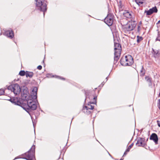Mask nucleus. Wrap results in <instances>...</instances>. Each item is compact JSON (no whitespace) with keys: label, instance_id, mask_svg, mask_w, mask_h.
I'll use <instances>...</instances> for the list:
<instances>
[{"label":"nucleus","instance_id":"obj_1","mask_svg":"<svg viewBox=\"0 0 160 160\" xmlns=\"http://www.w3.org/2000/svg\"><path fill=\"white\" fill-rule=\"evenodd\" d=\"M30 98L28 99L27 101V105L22 103L17 98H11L9 101L14 104L21 107L30 114V112L32 110H35L37 108L36 102Z\"/></svg>","mask_w":160,"mask_h":160},{"label":"nucleus","instance_id":"obj_2","mask_svg":"<svg viewBox=\"0 0 160 160\" xmlns=\"http://www.w3.org/2000/svg\"><path fill=\"white\" fill-rule=\"evenodd\" d=\"M35 145H33L30 149L27 152L22 154L21 156L22 157L19 158L18 157L14 159L17 158H21L25 159L27 160H33L35 158Z\"/></svg>","mask_w":160,"mask_h":160},{"label":"nucleus","instance_id":"obj_3","mask_svg":"<svg viewBox=\"0 0 160 160\" xmlns=\"http://www.w3.org/2000/svg\"><path fill=\"white\" fill-rule=\"evenodd\" d=\"M114 63L115 64L119 59L122 51L121 46L114 40Z\"/></svg>","mask_w":160,"mask_h":160},{"label":"nucleus","instance_id":"obj_4","mask_svg":"<svg viewBox=\"0 0 160 160\" xmlns=\"http://www.w3.org/2000/svg\"><path fill=\"white\" fill-rule=\"evenodd\" d=\"M36 9L43 12L44 16L45 12L47 10V1L45 0H36Z\"/></svg>","mask_w":160,"mask_h":160},{"label":"nucleus","instance_id":"obj_5","mask_svg":"<svg viewBox=\"0 0 160 160\" xmlns=\"http://www.w3.org/2000/svg\"><path fill=\"white\" fill-rule=\"evenodd\" d=\"M120 63L122 66H130L134 62L133 58L129 55H126L125 57H122L120 60Z\"/></svg>","mask_w":160,"mask_h":160},{"label":"nucleus","instance_id":"obj_6","mask_svg":"<svg viewBox=\"0 0 160 160\" xmlns=\"http://www.w3.org/2000/svg\"><path fill=\"white\" fill-rule=\"evenodd\" d=\"M8 89L13 92L15 95L19 94L21 91V89L19 85L17 84H12L8 87Z\"/></svg>","mask_w":160,"mask_h":160},{"label":"nucleus","instance_id":"obj_7","mask_svg":"<svg viewBox=\"0 0 160 160\" xmlns=\"http://www.w3.org/2000/svg\"><path fill=\"white\" fill-rule=\"evenodd\" d=\"M136 26V23L135 22H132L127 24L124 28L125 32H128L132 30Z\"/></svg>","mask_w":160,"mask_h":160},{"label":"nucleus","instance_id":"obj_8","mask_svg":"<svg viewBox=\"0 0 160 160\" xmlns=\"http://www.w3.org/2000/svg\"><path fill=\"white\" fill-rule=\"evenodd\" d=\"M104 22L109 26H111L113 23V17L110 14H108L104 19Z\"/></svg>","mask_w":160,"mask_h":160},{"label":"nucleus","instance_id":"obj_9","mask_svg":"<svg viewBox=\"0 0 160 160\" xmlns=\"http://www.w3.org/2000/svg\"><path fill=\"white\" fill-rule=\"evenodd\" d=\"M28 94V89L27 88L23 89L22 91L21 92V96L22 99L27 101L29 99L27 98Z\"/></svg>","mask_w":160,"mask_h":160},{"label":"nucleus","instance_id":"obj_10","mask_svg":"<svg viewBox=\"0 0 160 160\" xmlns=\"http://www.w3.org/2000/svg\"><path fill=\"white\" fill-rule=\"evenodd\" d=\"M97 97H94L93 98V102H90L89 104H88V106H85L83 107V110H85L84 108H88L89 109H90V110H93L94 109V106L93 105H91L92 104H96V98Z\"/></svg>","mask_w":160,"mask_h":160},{"label":"nucleus","instance_id":"obj_11","mask_svg":"<svg viewBox=\"0 0 160 160\" xmlns=\"http://www.w3.org/2000/svg\"><path fill=\"white\" fill-rule=\"evenodd\" d=\"M145 141V139L144 138H139L138 139V140L136 143V145L138 147H143L145 145L144 143Z\"/></svg>","mask_w":160,"mask_h":160},{"label":"nucleus","instance_id":"obj_12","mask_svg":"<svg viewBox=\"0 0 160 160\" xmlns=\"http://www.w3.org/2000/svg\"><path fill=\"white\" fill-rule=\"evenodd\" d=\"M158 10L157 7L156 6H155L152 8L148 10H145L144 12V13H146L147 15H150L153 13H157L158 12Z\"/></svg>","mask_w":160,"mask_h":160},{"label":"nucleus","instance_id":"obj_13","mask_svg":"<svg viewBox=\"0 0 160 160\" xmlns=\"http://www.w3.org/2000/svg\"><path fill=\"white\" fill-rule=\"evenodd\" d=\"M3 34L10 39L12 38L14 36L13 32L12 30L5 31Z\"/></svg>","mask_w":160,"mask_h":160},{"label":"nucleus","instance_id":"obj_14","mask_svg":"<svg viewBox=\"0 0 160 160\" xmlns=\"http://www.w3.org/2000/svg\"><path fill=\"white\" fill-rule=\"evenodd\" d=\"M37 88L36 87H34L32 91V93L31 94V97H29V98H31L32 99H37Z\"/></svg>","mask_w":160,"mask_h":160},{"label":"nucleus","instance_id":"obj_15","mask_svg":"<svg viewBox=\"0 0 160 160\" xmlns=\"http://www.w3.org/2000/svg\"><path fill=\"white\" fill-rule=\"evenodd\" d=\"M150 139L153 140L155 144H158V135L156 134L155 133H152L150 137Z\"/></svg>","mask_w":160,"mask_h":160},{"label":"nucleus","instance_id":"obj_16","mask_svg":"<svg viewBox=\"0 0 160 160\" xmlns=\"http://www.w3.org/2000/svg\"><path fill=\"white\" fill-rule=\"evenodd\" d=\"M152 54L154 57L155 58H158L160 57V53L158 50H154L152 49Z\"/></svg>","mask_w":160,"mask_h":160},{"label":"nucleus","instance_id":"obj_17","mask_svg":"<svg viewBox=\"0 0 160 160\" xmlns=\"http://www.w3.org/2000/svg\"><path fill=\"white\" fill-rule=\"evenodd\" d=\"M145 79L147 82L148 83V85L149 86L152 85V79L151 77L146 76L145 77Z\"/></svg>","mask_w":160,"mask_h":160},{"label":"nucleus","instance_id":"obj_18","mask_svg":"<svg viewBox=\"0 0 160 160\" xmlns=\"http://www.w3.org/2000/svg\"><path fill=\"white\" fill-rule=\"evenodd\" d=\"M118 6L119 11H122L123 9V5L121 1H119L118 3Z\"/></svg>","mask_w":160,"mask_h":160},{"label":"nucleus","instance_id":"obj_19","mask_svg":"<svg viewBox=\"0 0 160 160\" xmlns=\"http://www.w3.org/2000/svg\"><path fill=\"white\" fill-rule=\"evenodd\" d=\"M33 75V73L32 72L27 71L26 73V76L27 77H29L32 78Z\"/></svg>","mask_w":160,"mask_h":160},{"label":"nucleus","instance_id":"obj_20","mask_svg":"<svg viewBox=\"0 0 160 160\" xmlns=\"http://www.w3.org/2000/svg\"><path fill=\"white\" fill-rule=\"evenodd\" d=\"M145 70L144 68L143 67V66H142V68L141 70H140V74L142 76H143L145 75Z\"/></svg>","mask_w":160,"mask_h":160},{"label":"nucleus","instance_id":"obj_21","mask_svg":"<svg viewBox=\"0 0 160 160\" xmlns=\"http://www.w3.org/2000/svg\"><path fill=\"white\" fill-rule=\"evenodd\" d=\"M85 110H84V112L86 113V114H90L91 113V112L90 111L91 110L90 109H89L88 108H84Z\"/></svg>","mask_w":160,"mask_h":160},{"label":"nucleus","instance_id":"obj_22","mask_svg":"<svg viewBox=\"0 0 160 160\" xmlns=\"http://www.w3.org/2000/svg\"><path fill=\"white\" fill-rule=\"evenodd\" d=\"M123 14L125 15V16H126V17H129L131 16L130 13L126 10H125L124 11Z\"/></svg>","mask_w":160,"mask_h":160},{"label":"nucleus","instance_id":"obj_23","mask_svg":"<svg viewBox=\"0 0 160 160\" xmlns=\"http://www.w3.org/2000/svg\"><path fill=\"white\" fill-rule=\"evenodd\" d=\"M137 42L139 43L140 41L143 40V38L141 36H137Z\"/></svg>","mask_w":160,"mask_h":160},{"label":"nucleus","instance_id":"obj_24","mask_svg":"<svg viewBox=\"0 0 160 160\" xmlns=\"http://www.w3.org/2000/svg\"><path fill=\"white\" fill-rule=\"evenodd\" d=\"M158 36L156 39V41H158L160 42V33L158 30Z\"/></svg>","mask_w":160,"mask_h":160},{"label":"nucleus","instance_id":"obj_25","mask_svg":"<svg viewBox=\"0 0 160 160\" xmlns=\"http://www.w3.org/2000/svg\"><path fill=\"white\" fill-rule=\"evenodd\" d=\"M144 0H135L136 3L139 5L143 3Z\"/></svg>","mask_w":160,"mask_h":160},{"label":"nucleus","instance_id":"obj_26","mask_svg":"<svg viewBox=\"0 0 160 160\" xmlns=\"http://www.w3.org/2000/svg\"><path fill=\"white\" fill-rule=\"evenodd\" d=\"M26 73H25V72L24 71L22 70L19 73V74L20 76H23L25 75V74L26 75Z\"/></svg>","mask_w":160,"mask_h":160},{"label":"nucleus","instance_id":"obj_27","mask_svg":"<svg viewBox=\"0 0 160 160\" xmlns=\"http://www.w3.org/2000/svg\"><path fill=\"white\" fill-rule=\"evenodd\" d=\"M133 145V143H132L128 147V148L126 150V151L127 152H128L129 151L130 149L132 148Z\"/></svg>","mask_w":160,"mask_h":160},{"label":"nucleus","instance_id":"obj_28","mask_svg":"<svg viewBox=\"0 0 160 160\" xmlns=\"http://www.w3.org/2000/svg\"><path fill=\"white\" fill-rule=\"evenodd\" d=\"M4 90L3 89H0V96L3 95L4 93Z\"/></svg>","mask_w":160,"mask_h":160},{"label":"nucleus","instance_id":"obj_29","mask_svg":"<svg viewBox=\"0 0 160 160\" xmlns=\"http://www.w3.org/2000/svg\"><path fill=\"white\" fill-rule=\"evenodd\" d=\"M157 122L158 126L160 127V121L157 120Z\"/></svg>","mask_w":160,"mask_h":160},{"label":"nucleus","instance_id":"obj_30","mask_svg":"<svg viewBox=\"0 0 160 160\" xmlns=\"http://www.w3.org/2000/svg\"><path fill=\"white\" fill-rule=\"evenodd\" d=\"M158 101H159V102L158 103V108L160 110V99H159Z\"/></svg>","mask_w":160,"mask_h":160},{"label":"nucleus","instance_id":"obj_31","mask_svg":"<svg viewBox=\"0 0 160 160\" xmlns=\"http://www.w3.org/2000/svg\"><path fill=\"white\" fill-rule=\"evenodd\" d=\"M37 68L39 70H41L42 68V66L41 65H39L37 67Z\"/></svg>","mask_w":160,"mask_h":160},{"label":"nucleus","instance_id":"obj_32","mask_svg":"<svg viewBox=\"0 0 160 160\" xmlns=\"http://www.w3.org/2000/svg\"><path fill=\"white\" fill-rule=\"evenodd\" d=\"M57 77H58V78L61 79L63 80H64L65 79V78H61L59 76H57Z\"/></svg>","mask_w":160,"mask_h":160},{"label":"nucleus","instance_id":"obj_33","mask_svg":"<svg viewBox=\"0 0 160 160\" xmlns=\"http://www.w3.org/2000/svg\"><path fill=\"white\" fill-rule=\"evenodd\" d=\"M140 26H138V29H137V31L138 32H139L140 31Z\"/></svg>","mask_w":160,"mask_h":160},{"label":"nucleus","instance_id":"obj_34","mask_svg":"<svg viewBox=\"0 0 160 160\" xmlns=\"http://www.w3.org/2000/svg\"><path fill=\"white\" fill-rule=\"evenodd\" d=\"M85 94L86 95V98L85 99V101L86 99V98H87V96H88L87 94V92L86 91H85Z\"/></svg>","mask_w":160,"mask_h":160},{"label":"nucleus","instance_id":"obj_35","mask_svg":"<svg viewBox=\"0 0 160 160\" xmlns=\"http://www.w3.org/2000/svg\"><path fill=\"white\" fill-rule=\"evenodd\" d=\"M159 23H160V20L158 21V22L156 24H158Z\"/></svg>","mask_w":160,"mask_h":160},{"label":"nucleus","instance_id":"obj_36","mask_svg":"<svg viewBox=\"0 0 160 160\" xmlns=\"http://www.w3.org/2000/svg\"><path fill=\"white\" fill-rule=\"evenodd\" d=\"M126 154V152H125L124 153L123 155H125Z\"/></svg>","mask_w":160,"mask_h":160},{"label":"nucleus","instance_id":"obj_37","mask_svg":"<svg viewBox=\"0 0 160 160\" xmlns=\"http://www.w3.org/2000/svg\"><path fill=\"white\" fill-rule=\"evenodd\" d=\"M109 155H110V156H111V157L112 158H113L112 157V156L110 154H109Z\"/></svg>","mask_w":160,"mask_h":160},{"label":"nucleus","instance_id":"obj_38","mask_svg":"<svg viewBox=\"0 0 160 160\" xmlns=\"http://www.w3.org/2000/svg\"><path fill=\"white\" fill-rule=\"evenodd\" d=\"M120 160H123V158H121Z\"/></svg>","mask_w":160,"mask_h":160},{"label":"nucleus","instance_id":"obj_39","mask_svg":"<svg viewBox=\"0 0 160 160\" xmlns=\"http://www.w3.org/2000/svg\"><path fill=\"white\" fill-rule=\"evenodd\" d=\"M108 77H107L106 78V79H107V80H108Z\"/></svg>","mask_w":160,"mask_h":160},{"label":"nucleus","instance_id":"obj_40","mask_svg":"<svg viewBox=\"0 0 160 160\" xmlns=\"http://www.w3.org/2000/svg\"><path fill=\"white\" fill-rule=\"evenodd\" d=\"M42 62H43V63H44V60Z\"/></svg>","mask_w":160,"mask_h":160},{"label":"nucleus","instance_id":"obj_41","mask_svg":"<svg viewBox=\"0 0 160 160\" xmlns=\"http://www.w3.org/2000/svg\"><path fill=\"white\" fill-rule=\"evenodd\" d=\"M102 86L103 85V84H102Z\"/></svg>","mask_w":160,"mask_h":160},{"label":"nucleus","instance_id":"obj_42","mask_svg":"<svg viewBox=\"0 0 160 160\" xmlns=\"http://www.w3.org/2000/svg\"><path fill=\"white\" fill-rule=\"evenodd\" d=\"M1 34H2V33H0V35H1Z\"/></svg>","mask_w":160,"mask_h":160}]
</instances>
